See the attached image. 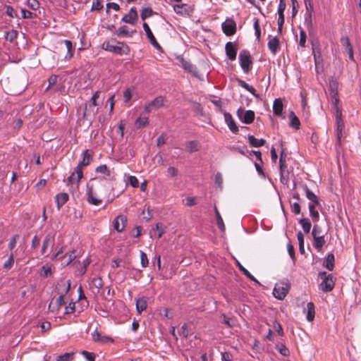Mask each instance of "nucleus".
<instances>
[{
    "label": "nucleus",
    "instance_id": "f257e3e1",
    "mask_svg": "<svg viewBox=\"0 0 361 361\" xmlns=\"http://www.w3.org/2000/svg\"><path fill=\"white\" fill-rule=\"evenodd\" d=\"M91 155L89 150L86 149L82 153V159L79 162L78 166L75 168L74 172L67 178V185H71L75 182L78 183L83 177L82 168L90 164L91 161Z\"/></svg>",
    "mask_w": 361,
    "mask_h": 361
},
{
    "label": "nucleus",
    "instance_id": "f03ea898",
    "mask_svg": "<svg viewBox=\"0 0 361 361\" xmlns=\"http://www.w3.org/2000/svg\"><path fill=\"white\" fill-rule=\"evenodd\" d=\"M112 42L113 40L105 41L103 42L102 48L106 51H109L118 55L128 54L129 53L130 48L126 44L123 42L114 40V42L116 43V45L112 44Z\"/></svg>",
    "mask_w": 361,
    "mask_h": 361
},
{
    "label": "nucleus",
    "instance_id": "7ed1b4c3",
    "mask_svg": "<svg viewBox=\"0 0 361 361\" xmlns=\"http://www.w3.org/2000/svg\"><path fill=\"white\" fill-rule=\"evenodd\" d=\"M319 277L322 279L319 284V289L324 293L331 291L335 286V281L332 274H327L326 271L320 272Z\"/></svg>",
    "mask_w": 361,
    "mask_h": 361
},
{
    "label": "nucleus",
    "instance_id": "20e7f679",
    "mask_svg": "<svg viewBox=\"0 0 361 361\" xmlns=\"http://www.w3.org/2000/svg\"><path fill=\"white\" fill-rule=\"evenodd\" d=\"M290 285L288 280H283L277 283L273 290L274 297L279 300H283L288 293Z\"/></svg>",
    "mask_w": 361,
    "mask_h": 361
},
{
    "label": "nucleus",
    "instance_id": "39448f33",
    "mask_svg": "<svg viewBox=\"0 0 361 361\" xmlns=\"http://www.w3.org/2000/svg\"><path fill=\"white\" fill-rule=\"evenodd\" d=\"M240 65L245 73H248L252 68V59L250 52L243 49L239 54Z\"/></svg>",
    "mask_w": 361,
    "mask_h": 361
},
{
    "label": "nucleus",
    "instance_id": "423d86ee",
    "mask_svg": "<svg viewBox=\"0 0 361 361\" xmlns=\"http://www.w3.org/2000/svg\"><path fill=\"white\" fill-rule=\"evenodd\" d=\"M237 116L243 123L250 124L254 121L255 114L252 110L245 111L243 109L240 108L237 111Z\"/></svg>",
    "mask_w": 361,
    "mask_h": 361
},
{
    "label": "nucleus",
    "instance_id": "0eeeda50",
    "mask_svg": "<svg viewBox=\"0 0 361 361\" xmlns=\"http://www.w3.org/2000/svg\"><path fill=\"white\" fill-rule=\"evenodd\" d=\"M224 33L227 36L233 35L236 32V23L233 19L228 18L221 25Z\"/></svg>",
    "mask_w": 361,
    "mask_h": 361
},
{
    "label": "nucleus",
    "instance_id": "6e6552de",
    "mask_svg": "<svg viewBox=\"0 0 361 361\" xmlns=\"http://www.w3.org/2000/svg\"><path fill=\"white\" fill-rule=\"evenodd\" d=\"M237 50V44L235 42H228L225 45L226 54L231 61L235 60Z\"/></svg>",
    "mask_w": 361,
    "mask_h": 361
},
{
    "label": "nucleus",
    "instance_id": "1a4fd4ad",
    "mask_svg": "<svg viewBox=\"0 0 361 361\" xmlns=\"http://www.w3.org/2000/svg\"><path fill=\"white\" fill-rule=\"evenodd\" d=\"M164 99L161 97L155 98L152 102L147 104L145 107V111L147 114L152 112L153 110L158 109L163 106Z\"/></svg>",
    "mask_w": 361,
    "mask_h": 361
},
{
    "label": "nucleus",
    "instance_id": "9d476101",
    "mask_svg": "<svg viewBox=\"0 0 361 361\" xmlns=\"http://www.w3.org/2000/svg\"><path fill=\"white\" fill-rule=\"evenodd\" d=\"M142 27L145 32L147 37L148 38L149 41L152 44V46L157 49H161V47L160 44L158 43V42L157 41L156 38L154 37L148 24L147 23H144L142 24Z\"/></svg>",
    "mask_w": 361,
    "mask_h": 361
},
{
    "label": "nucleus",
    "instance_id": "9b49d317",
    "mask_svg": "<svg viewBox=\"0 0 361 361\" xmlns=\"http://www.w3.org/2000/svg\"><path fill=\"white\" fill-rule=\"evenodd\" d=\"M138 14L135 8H131L129 13L125 15L121 20L126 23H129L130 25H135L137 20Z\"/></svg>",
    "mask_w": 361,
    "mask_h": 361
},
{
    "label": "nucleus",
    "instance_id": "f8f14e48",
    "mask_svg": "<svg viewBox=\"0 0 361 361\" xmlns=\"http://www.w3.org/2000/svg\"><path fill=\"white\" fill-rule=\"evenodd\" d=\"M97 110L98 109H95V106H92V104H85L82 118L87 121H91L97 113Z\"/></svg>",
    "mask_w": 361,
    "mask_h": 361
},
{
    "label": "nucleus",
    "instance_id": "ddd939ff",
    "mask_svg": "<svg viewBox=\"0 0 361 361\" xmlns=\"http://www.w3.org/2000/svg\"><path fill=\"white\" fill-rule=\"evenodd\" d=\"M279 169L281 176V182L283 184H287L289 180V171L286 164V161L279 162Z\"/></svg>",
    "mask_w": 361,
    "mask_h": 361
},
{
    "label": "nucleus",
    "instance_id": "4468645a",
    "mask_svg": "<svg viewBox=\"0 0 361 361\" xmlns=\"http://www.w3.org/2000/svg\"><path fill=\"white\" fill-rule=\"evenodd\" d=\"M65 304L63 295H60L55 300H52L48 307V309L51 312H58L61 306Z\"/></svg>",
    "mask_w": 361,
    "mask_h": 361
},
{
    "label": "nucleus",
    "instance_id": "2eb2a0df",
    "mask_svg": "<svg viewBox=\"0 0 361 361\" xmlns=\"http://www.w3.org/2000/svg\"><path fill=\"white\" fill-rule=\"evenodd\" d=\"M174 11L180 16L190 15L192 12L191 7L186 4H177L173 6Z\"/></svg>",
    "mask_w": 361,
    "mask_h": 361
},
{
    "label": "nucleus",
    "instance_id": "dca6fc26",
    "mask_svg": "<svg viewBox=\"0 0 361 361\" xmlns=\"http://www.w3.org/2000/svg\"><path fill=\"white\" fill-rule=\"evenodd\" d=\"M342 46L345 48V51L348 54L349 59L354 61L353 47L350 42L348 37H343L341 38Z\"/></svg>",
    "mask_w": 361,
    "mask_h": 361
},
{
    "label": "nucleus",
    "instance_id": "f3484780",
    "mask_svg": "<svg viewBox=\"0 0 361 361\" xmlns=\"http://www.w3.org/2000/svg\"><path fill=\"white\" fill-rule=\"evenodd\" d=\"M224 119L228 127L231 130V131L233 133H238V127L236 126L235 121L233 118L232 115L230 113L224 114Z\"/></svg>",
    "mask_w": 361,
    "mask_h": 361
},
{
    "label": "nucleus",
    "instance_id": "a211bd4d",
    "mask_svg": "<svg viewBox=\"0 0 361 361\" xmlns=\"http://www.w3.org/2000/svg\"><path fill=\"white\" fill-rule=\"evenodd\" d=\"M87 200L90 204L95 206L99 205L102 202L101 199L95 197L92 186H87Z\"/></svg>",
    "mask_w": 361,
    "mask_h": 361
},
{
    "label": "nucleus",
    "instance_id": "6ab92c4d",
    "mask_svg": "<svg viewBox=\"0 0 361 361\" xmlns=\"http://www.w3.org/2000/svg\"><path fill=\"white\" fill-rule=\"evenodd\" d=\"M135 32V30H130L128 26L123 25L116 30L115 35L119 37H131Z\"/></svg>",
    "mask_w": 361,
    "mask_h": 361
},
{
    "label": "nucleus",
    "instance_id": "aec40b11",
    "mask_svg": "<svg viewBox=\"0 0 361 361\" xmlns=\"http://www.w3.org/2000/svg\"><path fill=\"white\" fill-rule=\"evenodd\" d=\"M268 48L273 55H276L280 49V42L276 37L269 39L268 42Z\"/></svg>",
    "mask_w": 361,
    "mask_h": 361
},
{
    "label": "nucleus",
    "instance_id": "412c9836",
    "mask_svg": "<svg viewBox=\"0 0 361 361\" xmlns=\"http://www.w3.org/2000/svg\"><path fill=\"white\" fill-rule=\"evenodd\" d=\"M92 338L94 342L105 343L107 342H113L114 340L106 336H102L100 333H99L97 330H95L91 334Z\"/></svg>",
    "mask_w": 361,
    "mask_h": 361
},
{
    "label": "nucleus",
    "instance_id": "4be33fe9",
    "mask_svg": "<svg viewBox=\"0 0 361 361\" xmlns=\"http://www.w3.org/2000/svg\"><path fill=\"white\" fill-rule=\"evenodd\" d=\"M68 199L69 195L66 192H60L56 195L55 200L59 210L68 202Z\"/></svg>",
    "mask_w": 361,
    "mask_h": 361
},
{
    "label": "nucleus",
    "instance_id": "5701e85b",
    "mask_svg": "<svg viewBox=\"0 0 361 361\" xmlns=\"http://www.w3.org/2000/svg\"><path fill=\"white\" fill-rule=\"evenodd\" d=\"M305 312H306V319L308 322H312L314 319L315 310H314V305L313 302H310L307 304V308L305 309Z\"/></svg>",
    "mask_w": 361,
    "mask_h": 361
},
{
    "label": "nucleus",
    "instance_id": "b1692460",
    "mask_svg": "<svg viewBox=\"0 0 361 361\" xmlns=\"http://www.w3.org/2000/svg\"><path fill=\"white\" fill-rule=\"evenodd\" d=\"M307 198L310 200L309 203L319 204V197L312 192L307 185L303 186Z\"/></svg>",
    "mask_w": 361,
    "mask_h": 361
},
{
    "label": "nucleus",
    "instance_id": "393cba45",
    "mask_svg": "<svg viewBox=\"0 0 361 361\" xmlns=\"http://www.w3.org/2000/svg\"><path fill=\"white\" fill-rule=\"evenodd\" d=\"M125 217L123 216H118L114 223V228L118 232H121L125 227Z\"/></svg>",
    "mask_w": 361,
    "mask_h": 361
},
{
    "label": "nucleus",
    "instance_id": "a878e982",
    "mask_svg": "<svg viewBox=\"0 0 361 361\" xmlns=\"http://www.w3.org/2000/svg\"><path fill=\"white\" fill-rule=\"evenodd\" d=\"M335 257L333 253H329L324 262V267L328 270L332 271L334 268Z\"/></svg>",
    "mask_w": 361,
    "mask_h": 361
},
{
    "label": "nucleus",
    "instance_id": "bb28decb",
    "mask_svg": "<svg viewBox=\"0 0 361 361\" xmlns=\"http://www.w3.org/2000/svg\"><path fill=\"white\" fill-rule=\"evenodd\" d=\"M248 142L251 147H259L266 143V140L264 139H257L254 135H248Z\"/></svg>",
    "mask_w": 361,
    "mask_h": 361
},
{
    "label": "nucleus",
    "instance_id": "cd10ccee",
    "mask_svg": "<svg viewBox=\"0 0 361 361\" xmlns=\"http://www.w3.org/2000/svg\"><path fill=\"white\" fill-rule=\"evenodd\" d=\"M313 239H314L313 246L315 247V249L318 252H321L323 246L326 243L324 235L313 237Z\"/></svg>",
    "mask_w": 361,
    "mask_h": 361
},
{
    "label": "nucleus",
    "instance_id": "c85d7f7f",
    "mask_svg": "<svg viewBox=\"0 0 361 361\" xmlns=\"http://www.w3.org/2000/svg\"><path fill=\"white\" fill-rule=\"evenodd\" d=\"M283 107L282 100L280 98L276 99L273 104L274 114L278 116H281L282 114Z\"/></svg>",
    "mask_w": 361,
    "mask_h": 361
},
{
    "label": "nucleus",
    "instance_id": "c756f323",
    "mask_svg": "<svg viewBox=\"0 0 361 361\" xmlns=\"http://www.w3.org/2000/svg\"><path fill=\"white\" fill-rule=\"evenodd\" d=\"M344 129V123L343 122H337L336 123V145H341V138L343 137V131Z\"/></svg>",
    "mask_w": 361,
    "mask_h": 361
},
{
    "label": "nucleus",
    "instance_id": "7c9ffc66",
    "mask_svg": "<svg viewBox=\"0 0 361 361\" xmlns=\"http://www.w3.org/2000/svg\"><path fill=\"white\" fill-rule=\"evenodd\" d=\"M185 148L190 153L197 152L200 149V143L196 140L186 142Z\"/></svg>",
    "mask_w": 361,
    "mask_h": 361
},
{
    "label": "nucleus",
    "instance_id": "2f4dec72",
    "mask_svg": "<svg viewBox=\"0 0 361 361\" xmlns=\"http://www.w3.org/2000/svg\"><path fill=\"white\" fill-rule=\"evenodd\" d=\"M318 206H320V203L319 204L309 203V205H308L310 214L314 221H318L319 219V212L315 209L316 207H318Z\"/></svg>",
    "mask_w": 361,
    "mask_h": 361
},
{
    "label": "nucleus",
    "instance_id": "473e14b6",
    "mask_svg": "<svg viewBox=\"0 0 361 361\" xmlns=\"http://www.w3.org/2000/svg\"><path fill=\"white\" fill-rule=\"evenodd\" d=\"M147 307V302L145 298H140L136 300V308L139 313L145 310Z\"/></svg>",
    "mask_w": 361,
    "mask_h": 361
},
{
    "label": "nucleus",
    "instance_id": "72a5a7b5",
    "mask_svg": "<svg viewBox=\"0 0 361 361\" xmlns=\"http://www.w3.org/2000/svg\"><path fill=\"white\" fill-rule=\"evenodd\" d=\"M53 244H54V238L52 236H51L50 235H47L43 241L42 251H41L42 254V255L45 254L47 248L49 245H53Z\"/></svg>",
    "mask_w": 361,
    "mask_h": 361
},
{
    "label": "nucleus",
    "instance_id": "f704fd0d",
    "mask_svg": "<svg viewBox=\"0 0 361 361\" xmlns=\"http://www.w3.org/2000/svg\"><path fill=\"white\" fill-rule=\"evenodd\" d=\"M63 42L66 45L67 51H68V54L66 56V59H71L73 56V54H74V47L73 46V44L70 40H68V39H65L63 41Z\"/></svg>",
    "mask_w": 361,
    "mask_h": 361
},
{
    "label": "nucleus",
    "instance_id": "c9c22d12",
    "mask_svg": "<svg viewBox=\"0 0 361 361\" xmlns=\"http://www.w3.org/2000/svg\"><path fill=\"white\" fill-rule=\"evenodd\" d=\"M300 224L302 227L305 233H309L311 229V222L309 219L303 218L299 221Z\"/></svg>",
    "mask_w": 361,
    "mask_h": 361
},
{
    "label": "nucleus",
    "instance_id": "e433bc0d",
    "mask_svg": "<svg viewBox=\"0 0 361 361\" xmlns=\"http://www.w3.org/2000/svg\"><path fill=\"white\" fill-rule=\"evenodd\" d=\"M290 126L298 130L300 128V122L299 118L295 116V114L291 111L290 114Z\"/></svg>",
    "mask_w": 361,
    "mask_h": 361
},
{
    "label": "nucleus",
    "instance_id": "4c0bfd02",
    "mask_svg": "<svg viewBox=\"0 0 361 361\" xmlns=\"http://www.w3.org/2000/svg\"><path fill=\"white\" fill-rule=\"evenodd\" d=\"M182 66L185 71L194 74L197 70V68L193 64L187 61H182Z\"/></svg>",
    "mask_w": 361,
    "mask_h": 361
},
{
    "label": "nucleus",
    "instance_id": "58836bf2",
    "mask_svg": "<svg viewBox=\"0 0 361 361\" xmlns=\"http://www.w3.org/2000/svg\"><path fill=\"white\" fill-rule=\"evenodd\" d=\"M149 123V120L147 117H139L135 121V126L137 128H140L147 126Z\"/></svg>",
    "mask_w": 361,
    "mask_h": 361
},
{
    "label": "nucleus",
    "instance_id": "ea45409f",
    "mask_svg": "<svg viewBox=\"0 0 361 361\" xmlns=\"http://www.w3.org/2000/svg\"><path fill=\"white\" fill-rule=\"evenodd\" d=\"M215 214H216V224H217L218 227L221 231H225V225L224 224V221H223V219L221 216V214L216 207H215Z\"/></svg>",
    "mask_w": 361,
    "mask_h": 361
},
{
    "label": "nucleus",
    "instance_id": "a19ab883",
    "mask_svg": "<svg viewBox=\"0 0 361 361\" xmlns=\"http://www.w3.org/2000/svg\"><path fill=\"white\" fill-rule=\"evenodd\" d=\"M103 8V0H94L91 7V11H99Z\"/></svg>",
    "mask_w": 361,
    "mask_h": 361
},
{
    "label": "nucleus",
    "instance_id": "79ce46f5",
    "mask_svg": "<svg viewBox=\"0 0 361 361\" xmlns=\"http://www.w3.org/2000/svg\"><path fill=\"white\" fill-rule=\"evenodd\" d=\"M305 25L308 30L312 29V13H305Z\"/></svg>",
    "mask_w": 361,
    "mask_h": 361
},
{
    "label": "nucleus",
    "instance_id": "37998d69",
    "mask_svg": "<svg viewBox=\"0 0 361 361\" xmlns=\"http://www.w3.org/2000/svg\"><path fill=\"white\" fill-rule=\"evenodd\" d=\"M153 15V11L151 8H145L141 11V18L145 20L146 18Z\"/></svg>",
    "mask_w": 361,
    "mask_h": 361
},
{
    "label": "nucleus",
    "instance_id": "c03bdc74",
    "mask_svg": "<svg viewBox=\"0 0 361 361\" xmlns=\"http://www.w3.org/2000/svg\"><path fill=\"white\" fill-rule=\"evenodd\" d=\"M96 172L106 174L108 176H110L111 171L108 169L106 164H102L97 167Z\"/></svg>",
    "mask_w": 361,
    "mask_h": 361
},
{
    "label": "nucleus",
    "instance_id": "a18cd8bd",
    "mask_svg": "<svg viewBox=\"0 0 361 361\" xmlns=\"http://www.w3.org/2000/svg\"><path fill=\"white\" fill-rule=\"evenodd\" d=\"M140 263H141L142 267L143 268L147 267L149 264V260H148L147 255L143 251L141 250L140 252Z\"/></svg>",
    "mask_w": 361,
    "mask_h": 361
},
{
    "label": "nucleus",
    "instance_id": "49530a36",
    "mask_svg": "<svg viewBox=\"0 0 361 361\" xmlns=\"http://www.w3.org/2000/svg\"><path fill=\"white\" fill-rule=\"evenodd\" d=\"M312 237H316V236H323L324 235L322 234V228L319 225L314 224L313 226V229L312 231Z\"/></svg>",
    "mask_w": 361,
    "mask_h": 361
},
{
    "label": "nucleus",
    "instance_id": "de8ad7c7",
    "mask_svg": "<svg viewBox=\"0 0 361 361\" xmlns=\"http://www.w3.org/2000/svg\"><path fill=\"white\" fill-rule=\"evenodd\" d=\"M73 353H64L63 355L58 356L56 361H71L73 360Z\"/></svg>",
    "mask_w": 361,
    "mask_h": 361
},
{
    "label": "nucleus",
    "instance_id": "09e8293b",
    "mask_svg": "<svg viewBox=\"0 0 361 361\" xmlns=\"http://www.w3.org/2000/svg\"><path fill=\"white\" fill-rule=\"evenodd\" d=\"M14 264V258H13V255L11 254L10 255V257H8V259H7V261L5 262V263L4 264V269H6V270H9L13 265Z\"/></svg>",
    "mask_w": 361,
    "mask_h": 361
},
{
    "label": "nucleus",
    "instance_id": "8fccbe9b",
    "mask_svg": "<svg viewBox=\"0 0 361 361\" xmlns=\"http://www.w3.org/2000/svg\"><path fill=\"white\" fill-rule=\"evenodd\" d=\"M306 39H307V35H306V32H305V30H300V39H299V44H300L302 47H305V44H306Z\"/></svg>",
    "mask_w": 361,
    "mask_h": 361
},
{
    "label": "nucleus",
    "instance_id": "3c124183",
    "mask_svg": "<svg viewBox=\"0 0 361 361\" xmlns=\"http://www.w3.org/2000/svg\"><path fill=\"white\" fill-rule=\"evenodd\" d=\"M92 285L97 289H100L103 286V281L100 277H95L92 281Z\"/></svg>",
    "mask_w": 361,
    "mask_h": 361
},
{
    "label": "nucleus",
    "instance_id": "603ef678",
    "mask_svg": "<svg viewBox=\"0 0 361 361\" xmlns=\"http://www.w3.org/2000/svg\"><path fill=\"white\" fill-rule=\"evenodd\" d=\"M81 354L88 360V361H95V354L94 353H90L86 350H82Z\"/></svg>",
    "mask_w": 361,
    "mask_h": 361
},
{
    "label": "nucleus",
    "instance_id": "864d4df0",
    "mask_svg": "<svg viewBox=\"0 0 361 361\" xmlns=\"http://www.w3.org/2000/svg\"><path fill=\"white\" fill-rule=\"evenodd\" d=\"M68 257V259L66 261V265H68L76 258L75 251L73 250L69 254L63 255V257Z\"/></svg>",
    "mask_w": 361,
    "mask_h": 361
},
{
    "label": "nucleus",
    "instance_id": "5fc2aeb1",
    "mask_svg": "<svg viewBox=\"0 0 361 361\" xmlns=\"http://www.w3.org/2000/svg\"><path fill=\"white\" fill-rule=\"evenodd\" d=\"M39 5V2L37 0H27V6L32 10L38 9Z\"/></svg>",
    "mask_w": 361,
    "mask_h": 361
},
{
    "label": "nucleus",
    "instance_id": "6e6d98bb",
    "mask_svg": "<svg viewBox=\"0 0 361 361\" xmlns=\"http://www.w3.org/2000/svg\"><path fill=\"white\" fill-rule=\"evenodd\" d=\"M254 28H255V35H256L257 38L258 39H259L260 36H261V28H260V25H259L258 19H256L254 23Z\"/></svg>",
    "mask_w": 361,
    "mask_h": 361
},
{
    "label": "nucleus",
    "instance_id": "4d7b16f0",
    "mask_svg": "<svg viewBox=\"0 0 361 361\" xmlns=\"http://www.w3.org/2000/svg\"><path fill=\"white\" fill-rule=\"evenodd\" d=\"M240 270L250 279L254 281H257L256 279L241 264H239Z\"/></svg>",
    "mask_w": 361,
    "mask_h": 361
},
{
    "label": "nucleus",
    "instance_id": "13d9d810",
    "mask_svg": "<svg viewBox=\"0 0 361 361\" xmlns=\"http://www.w3.org/2000/svg\"><path fill=\"white\" fill-rule=\"evenodd\" d=\"M51 274V269L48 266H43L42 267L41 275L44 277H47Z\"/></svg>",
    "mask_w": 361,
    "mask_h": 361
},
{
    "label": "nucleus",
    "instance_id": "bf43d9fd",
    "mask_svg": "<svg viewBox=\"0 0 361 361\" xmlns=\"http://www.w3.org/2000/svg\"><path fill=\"white\" fill-rule=\"evenodd\" d=\"M19 238L18 235H15L12 237V238L10 240V243L8 244V248L10 250H13V248L16 247L17 240Z\"/></svg>",
    "mask_w": 361,
    "mask_h": 361
},
{
    "label": "nucleus",
    "instance_id": "052dcab7",
    "mask_svg": "<svg viewBox=\"0 0 361 361\" xmlns=\"http://www.w3.org/2000/svg\"><path fill=\"white\" fill-rule=\"evenodd\" d=\"M291 211L295 214H299L300 213V205L298 202H294L291 204Z\"/></svg>",
    "mask_w": 361,
    "mask_h": 361
},
{
    "label": "nucleus",
    "instance_id": "680f3d73",
    "mask_svg": "<svg viewBox=\"0 0 361 361\" xmlns=\"http://www.w3.org/2000/svg\"><path fill=\"white\" fill-rule=\"evenodd\" d=\"M304 3L306 8V13H313V6L311 3V0H304Z\"/></svg>",
    "mask_w": 361,
    "mask_h": 361
},
{
    "label": "nucleus",
    "instance_id": "e2e57ef3",
    "mask_svg": "<svg viewBox=\"0 0 361 361\" xmlns=\"http://www.w3.org/2000/svg\"><path fill=\"white\" fill-rule=\"evenodd\" d=\"M291 3H292V16L294 17L298 13L299 4H298L297 0H291Z\"/></svg>",
    "mask_w": 361,
    "mask_h": 361
},
{
    "label": "nucleus",
    "instance_id": "0e129e2a",
    "mask_svg": "<svg viewBox=\"0 0 361 361\" xmlns=\"http://www.w3.org/2000/svg\"><path fill=\"white\" fill-rule=\"evenodd\" d=\"M178 174V169L175 167L170 166L167 169V175L169 177H174Z\"/></svg>",
    "mask_w": 361,
    "mask_h": 361
},
{
    "label": "nucleus",
    "instance_id": "69168bd1",
    "mask_svg": "<svg viewBox=\"0 0 361 361\" xmlns=\"http://www.w3.org/2000/svg\"><path fill=\"white\" fill-rule=\"evenodd\" d=\"M286 8V2H279V8H278V14L279 16H284V11Z\"/></svg>",
    "mask_w": 361,
    "mask_h": 361
},
{
    "label": "nucleus",
    "instance_id": "338daca9",
    "mask_svg": "<svg viewBox=\"0 0 361 361\" xmlns=\"http://www.w3.org/2000/svg\"><path fill=\"white\" fill-rule=\"evenodd\" d=\"M129 183L133 188H137L139 185V182L137 178L134 176H130L129 177Z\"/></svg>",
    "mask_w": 361,
    "mask_h": 361
},
{
    "label": "nucleus",
    "instance_id": "774afa93",
    "mask_svg": "<svg viewBox=\"0 0 361 361\" xmlns=\"http://www.w3.org/2000/svg\"><path fill=\"white\" fill-rule=\"evenodd\" d=\"M221 359L223 361H231L232 355L228 352H224L221 353Z\"/></svg>",
    "mask_w": 361,
    "mask_h": 361
}]
</instances>
